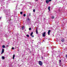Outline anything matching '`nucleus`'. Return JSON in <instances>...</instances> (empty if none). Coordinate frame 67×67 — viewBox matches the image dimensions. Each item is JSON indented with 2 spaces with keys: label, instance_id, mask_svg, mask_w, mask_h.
I'll return each instance as SVG.
<instances>
[{
  "label": "nucleus",
  "instance_id": "nucleus-1",
  "mask_svg": "<svg viewBox=\"0 0 67 67\" xmlns=\"http://www.w3.org/2000/svg\"><path fill=\"white\" fill-rule=\"evenodd\" d=\"M10 11V9H7V10H6L4 9V10L3 12H4L6 14V15H8L9 14V12Z\"/></svg>",
  "mask_w": 67,
  "mask_h": 67
},
{
  "label": "nucleus",
  "instance_id": "nucleus-2",
  "mask_svg": "<svg viewBox=\"0 0 67 67\" xmlns=\"http://www.w3.org/2000/svg\"><path fill=\"white\" fill-rule=\"evenodd\" d=\"M4 1H5V0H0V3H2L1 4V5H4L5 4V3L3 2Z\"/></svg>",
  "mask_w": 67,
  "mask_h": 67
},
{
  "label": "nucleus",
  "instance_id": "nucleus-3",
  "mask_svg": "<svg viewBox=\"0 0 67 67\" xmlns=\"http://www.w3.org/2000/svg\"><path fill=\"white\" fill-rule=\"evenodd\" d=\"M38 64L40 66H42L43 65V62L41 61H39L38 62Z\"/></svg>",
  "mask_w": 67,
  "mask_h": 67
},
{
  "label": "nucleus",
  "instance_id": "nucleus-4",
  "mask_svg": "<svg viewBox=\"0 0 67 67\" xmlns=\"http://www.w3.org/2000/svg\"><path fill=\"white\" fill-rule=\"evenodd\" d=\"M42 35L43 37H45L46 36V32H44L42 33Z\"/></svg>",
  "mask_w": 67,
  "mask_h": 67
},
{
  "label": "nucleus",
  "instance_id": "nucleus-5",
  "mask_svg": "<svg viewBox=\"0 0 67 67\" xmlns=\"http://www.w3.org/2000/svg\"><path fill=\"white\" fill-rule=\"evenodd\" d=\"M4 6H2L1 7V10H4Z\"/></svg>",
  "mask_w": 67,
  "mask_h": 67
},
{
  "label": "nucleus",
  "instance_id": "nucleus-6",
  "mask_svg": "<svg viewBox=\"0 0 67 67\" xmlns=\"http://www.w3.org/2000/svg\"><path fill=\"white\" fill-rule=\"evenodd\" d=\"M50 32H51V30H48V35H49V34H50Z\"/></svg>",
  "mask_w": 67,
  "mask_h": 67
},
{
  "label": "nucleus",
  "instance_id": "nucleus-7",
  "mask_svg": "<svg viewBox=\"0 0 67 67\" xmlns=\"http://www.w3.org/2000/svg\"><path fill=\"white\" fill-rule=\"evenodd\" d=\"M36 34H38V32L37 31V28H36Z\"/></svg>",
  "mask_w": 67,
  "mask_h": 67
},
{
  "label": "nucleus",
  "instance_id": "nucleus-8",
  "mask_svg": "<svg viewBox=\"0 0 67 67\" xmlns=\"http://www.w3.org/2000/svg\"><path fill=\"white\" fill-rule=\"evenodd\" d=\"M64 40H64V39L63 38L62 40L61 41H62V42H64Z\"/></svg>",
  "mask_w": 67,
  "mask_h": 67
},
{
  "label": "nucleus",
  "instance_id": "nucleus-9",
  "mask_svg": "<svg viewBox=\"0 0 67 67\" xmlns=\"http://www.w3.org/2000/svg\"><path fill=\"white\" fill-rule=\"evenodd\" d=\"M46 3H48L49 2V1L47 0L46 1Z\"/></svg>",
  "mask_w": 67,
  "mask_h": 67
},
{
  "label": "nucleus",
  "instance_id": "nucleus-10",
  "mask_svg": "<svg viewBox=\"0 0 67 67\" xmlns=\"http://www.w3.org/2000/svg\"><path fill=\"white\" fill-rule=\"evenodd\" d=\"M2 53H4V49H2Z\"/></svg>",
  "mask_w": 67,
  "mask_h": 67
},
{
  "label": "nucleus",
  "instance_id": "nucleus-11",
  "mask_svg": "<svg viewBox=\"0 0 67 67\" xmlns=\"http://www.w3.org/2000/svg\"><path fill=\"white\" fill-rule=\"evenodd\" d=\"M50 9H51V7H48V10H49V11H50Z\"/></svg>",
  "mask_w": 67,
  "mask_h": 67
},
{
  "label": "nucleus",
  "instance_id": "nucleus-12",
  "mask_svg": "<svg viewBox=\"0 0 67 67\" xmlns=\"http://www.w3.org/2000/svg\"><path fill=\"white\" fill-rule=\"evenodd\" d=\"M15 57V55L14 54L13 56V59H14V57Z\"/></svg>",
  "mask_w": 67,
  "mask_h": 67
},
{
  "label": "nucleus",
  "instance_id": "nucleus-13",
  "mask_svg": "<svg viewBox=\"0 0 67 67\" xmlns=\"http://www.w3.org/2000/svg\"><path fill=\"white\" fill-rule=\"evenodd\" d=\"M2 47L3 48H5V46L4 45H3L2 46Z\"/></svg>",
  "mask_w": 67,
  "mask_h": 67
},
{
  "label": "nucleus",
  "instance_id": "nucleus-14",
  "mask_svg": "<svg viewBox=\"0 0 67 67\" xmlns=\"http://www.w3.org/2000/svg\"><path fill=\"white\" fill-rule=\"evenodd\" d=\"M33 34V32H31V34H30V36H32Z\"/></svg>",
  "mask_w": 67,
  "mask_h": 67
},
{
  "label": "nucleus",
  "instance_id": "nucleus-15",
  "mask_svg": "<svg viewBox=\"0 0 67 67\" xmlns=\"http://www.w3.org/2000/svg\"><path fill=\"white\" fill-rule=\"evenodd\" d=\"M22 30H24V26H23L22 27Z\"/></svg>",
  "mask_w": 67,
  "mask_h": 67
},
{
  "label": "nucleus",
  "instance_id": "nucleus-16",
  "mask_svg": "<svg viewBox=\"0 0 67 67\" xmlns=\"http://www.w3.org/2000/svg\"><path fill=\"white\" fill-rule=\"evenodd\" d=\"M20 14H23V12H20Z\"/></svg>",
  "mask_w": 67,
  "mask_h": 67
},
{
  "label": "nucleus",
  "instance_id": "nucleus-17",
  "mask_svg": "<svg viewBox=\"0 0 67 67\" xmlns=\"http://www.w3.org/2000/svg\"><path fill=\"white\" fill-rule=\"evenodd\" d=\"M26 36H27V37H29V35H26Z\"/></svg>",
  "mask_w": 67,
  "mask_h": 67
},
{
  "label": "nucleus",
  "instance_id": "nucleus-18",
  "mask_svg": "<svg viewBox=\"0 0 67 67\" xmlns=\"http://www.w3.org/2000/svg\"><path fill=\"white\" fill-rule=\"evenodd\" d=\"M2 59H4V58H5V57H4V56H3V57H2Z\"/></svg>",
  "mask_w": 67,
  "mask_h": 67
},
{
  "label": "nucleus",
  "instance_id": "nucleus-19",
  "mask_svg": "<svg viewBox=\"0 0 67 67\" xmlns=\"http://www.w3.org/2000/svg\"><path fill=\"white\" fill-rule=\"evenodd\" d=\"M26 15V14H24L23 15L24 16H25Z\"/></svg>",
  "mask_w": 67,
  "mask_h": 67
},
{
  "label": "nucleus",
  "instance_id": "nucleus-20",
  "mask_svg": "<svg viewBox=\"0 0 67 67\" xmlns=\"http://www.w3.org/2000/svg\"><path fill=\"white\" fill-rule=\"evenodd\" d=\"M29 30H30V31L31 30V28H29Z\"/></svg>",
  "mask_w": 67,
  "mask_h": 67
},
{
  "label": "nucleus",
  "instance_id": "nucleus-21",
  "mask_svg": "<svg viewBox=\"0 0 67 67\" xmlns=\"http://www.w3.org/2000/svg\"><path fill=\"white\" fill-rule=\"evenodd\" d=\"M54 16H52V19H54Z\"/></svg>",
  "mask_w": 67,
  "mask_h": 67
},
{
  "label": "nucleus",
  "instance_id": "nucleus-22",
  "mask_svg": "<svg viewBox=\"0 0 67 67\" xmlns=\"http://www.w3.org/2000/svg\"><path fill=\"white\" fill-rule=\"evenodd\" d=\"M31 37H34V35L31 36Z\"/></svg>",
  "mask_w": 67,
  "mask_h": 67
},
{
  "label": "nucleus",
  "instance_id": "nucleus-23",
  "mask_svg": "<svg viewBox=\"0 0 67 67\" xmlns=\"http://www.w3.org/2000/svg\"><path fill=\"white\" fill-rule=\"evenodd\" d=\"M35 9H34V10H33V12H35Z\"/></svg>",
  "mask_w": 67,
  "mask_h": 67
},
{
  "label": "nucleus",
  "instance_id": "nucleus-24",
  "mask_svg": "<svg viewBox=\"0 0 67 67\" xmlns=\"http://www.w3.org/2000/svg\"><path fill=\"white\" fill-rule=\"evenodd\" d=\"M7 21H10V19H7Z\"/></svg>",
  "mask_w": 67,
  "mask_h": 67
},
{
  "label": "nucleus",
  "instance_id": "nucleus-25",
  "mask_svg": "<svg viewBox=\"0 0 67 67\" xmlns=\"http://www.w3.org/2000/svg\"><path fill=\"white\" fill-rule=\"evenodd\" d=\"M12 49H14V47H12Z\"/></svg>",
  "mask_w": 67,
  "mask_h": 67
},
{
  "label": "nucleus",
  "instance_id": "nucleus-26",
  "mask_svg": "<svg viewBox=\"0 0 67 67\" xmlns=\"http://www.w3.org/2000/svg\"><path fill=\"white\" fill-rule=\"evenodd\" d=\"M48 1L49 2V1H52V0H48Z\"/></svg>",
  "mask_w": 67,
  "mask_h": 67
},
{
  "label": "nucleus",
  "instance_id": "nucleus-27",
  "mask_svg": "<svg viewBox=\"0 0 67 67\" xmlns=\"http://www.w3.org/2000/svg\"><path fill=\"white\" fill-rule=\"evenodd\" d=\"M1 18H2L1 17H0V20H1Z\"/></svg>",
  "mask_w": 67,
  "mask_h": 67
},
{
  "label": "nucleus",
  "instance_id": "nucleus-28",
  "mask_svg": "<svg viewBox=\"0 0 67 67\" xmlns=\"http://www.w3.org/2000/svg\"><path fill=\"white\" fill-rule=\"evenodd\" d=\"M59 62H60H60H61V60H60Z\"/></svg>",
  "mask_w": 67,
  "mask_h": 67
},
{
  "label": "nucleus",
  "instance_id": "nucleus-29",
  "mask_svg": "<svg viewBox=\"0 0 67 67\" xmlns=\"http://www.w3.org/2000/svg\"><path fill=\"white\" fill-rule=\"evenodd\" d=\"M15 1H14L13 2V1H12V2H14Z\"/></svg>",
  "mask_w": 67,
  "mask_h": 67
},
{
  "label": "nucleus",
  "instance_id": "nucleus-30",
  "mask_svg": "<svg viewBox=\"0 0 67 67\" xmlns=\"http://www.w3.org/2000/svg\"><path fill=\"white\" fill-rule=\"evenodd\" d=\"M66 57L67 58V55H66Z\"/></svg>",
  "mask_w": 67,
  "mask_h": 67
},
{
  "label": "nucleus",
  "instance_id": "nucleus-31",
  "mask_svg": "<svg viewBox=\"0 0 67 67\" xmlns=\"http://www.w3.org/2000/svg\"><path fill=\"white\" fill-rule=\"evenodd\" d=\"M42 59H43V57H42Z\"/></svg>",
  "mask_w": 67,
  "mask_h": 67
},
{
  "label": "nucleus",
  "instance_id": "nucleus-32",
  "mask_svg": "<svg viewBox=\"0 0 67 67\" xmlns=\"http://www.w3.org/2000/svg\"><path fill=\"white\" fill-rule=\"evenodd\" d=\"M28 20H30V19L28 18Z\"/></svg>",
  "mask_w": 67,
  "mask_h": 67
},
{
  "label": "nucleus",
  "instance_id": "nucleus-33",
  "mask_svg": "<svg viewBox=\"0 0 67 67\" xmlns=\"http://www.w3.org/2000/svg\"><path fill=\"white\" fill-rule=\"evenodd\" d=\"M8 45H7V47H8Z\"/></svg>",
  "mask_w": 67,
  "mask_h": 67
},
{
  "label": "nucleus",
  "instance_id": "nucleus-34",
  "mask_svg": "<svg viewBox=\"0 0 67 67\" xmlns=\"http://www.w3.org/2000/svg\"><path fill=\"white\" fill-rule=\"evenodd\" d=\"M17 6H18V5H16V7H17Z\"/></svg>",
  "mask_w": 67,
  "mask_h": 67
},
{
  "label": "nucleus",
  "instance_id": "nucleus-35",
  "mask_svg": "<svg viewBox=\"0 0 67 67\" xmlns=\"http://www.w3.org/2000/svg\"><path fill=\"white\" fill-rule=\"evenodd\" d=\"M9 0V1H11V0Z\"/></svg>",
  "mask_w": 67,
  "mask_h": 67
},
{
  "label": "nucleus",
  "instance_id": "nucleus-36",
  "mask_svg": "<svg viewBox=\"0 0 67 67\" xmlns=\"http://www.w3.org/2000/svg\"><path fill=\"white\" fill-rule=\"evenodd\" d=\"M65 0H63V1H65Z\"/></svg>",
  "mask_w": 67,
  "mask_h": 67
},
{
  "label": "nucleus",
  "instance_id": "nucleus-37",
  "mask_svg": "<svg viewBox=\"0 0 67 67\" xmlns=\"http://www.w3.org/2000/svg\"><path fill=\"white\" fill-rule=\"evenodd\" d=\"M43 41L44 42V40H43Z\"/></svg>",
  "mask_w": 67,
  "mask_h": 67
},
{
  "label": "nucleus",
  "instance_id": "nucleus-38",
  "mask_svg": "<svg viewBox=\"0 0 67 67\" xmlns=\"http://www.w3.org/2000/svg\"><path fill=\"white\" fill-rule=\"evenodd\" d=\"M36 0V1H37V0Z\"/></svg>",
  "mask_w": 67,
  "mask_h": 67
}]
</instances>
